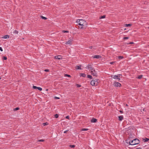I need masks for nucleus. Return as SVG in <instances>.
I'll return each mask as SVG.
<instances>
[{
	"mask_svg": "<svg viewBox=\"0 0 149 149\" xmlns=\"http://www.w3.org/2000/svg\"><path fill=\"white\" fill-rule=\"evenodd\" d=\"M77 22L78 23V24L81 26V29H82L83 26H85L86 25V21L82 19H78L77 21Z\"/></svg>",
	"mask_w": 149,
	"mask_h": 149,
	"instance_id": "1",
	"label": "nucleus"
},
{
	"mask_svg": "<svg viewBox=\"0 0 149 149\" xmlns=\"http://www.w3.org/2000/svg\"><path fill=\"white\" fill-rule=\"evenodd\" d=\"M139 142V140L138 139H135L130 141V144L131 145H134L137 144Z\"/></svg>",
	"mask_w": 149,
	"mask_h": 149,
	"instance_id": "2",
	"label": "nucleus"
},
{
	"mask_svg": "<svg viewBox=\"0 0 149 149\" xmlns=\"http://www.w3.org/2000/svg\"><path fill=\"white\" fill-rule=\"evenodd\" d=\"M98 80L93 79L91 82V84L92 86H97L98 83Z\"/></svg>",
	"mask_w": 149,
	"mask_h": 149,
	"instance_id": "3",
	"label": "nucleus"
},
{
	"mask_svg": "<svg viewBox=\"0 0 149 149\" xmlns=\"http://www.w3.org/2000/svg\"><path fill=\"white\" fill-rule=\"evenodd\" d=\"M122 75L121 74H118L117 75H113L111 76L112 78L114 79H118V81L120 80V76Z\"/></svg>",
	"mask_w": 149,
	"mask_h": 149,
	"instance_id": "4",
	"label": "nucleus"
},
{
	"mask_svg": "<svg viewBox=\"0 0 149 149\" xmlns=\"http://www.w3.org/2000/svg\"><path fill=\"white\" fill-rule=\"evenodd\" d=\"M113 85L116 87H120L121 86V84L117 82H115L113 84Z\"/></svg>",
	"mask_w": 149,
	"mask_h": 149,
	"instance_id": "5",
	"label": "nucleus"
},
{
	"mask_svg": "<svg viewBox=\"0 0 149 149\" xmlns=\"http://www.w3.org/2000/svg\"><path fill=\"white\" fill-rule=\"evenodd\" d=\"M73 40L72 39H70L69 40L66 42L65 43V44L67 45H71L72 44Z\"/></svg>",
	"mask_w": 149,
	"mask_h": 149,
	"instance_id": "6",
	"label": "nucleus"
},
{
	"mask_svg": "<svg viewBox=\"0 0 149 149\" xmlns=\"http://www.w3.org/2000/svg\"><path fill=\"white\" fill-rule=\"evenodd\" d=\"M91 73L95 77L97 76V72L95 70H94L93 71H91Z\"/></svg>",
	"mask_w": 149,
	"mask_h": 149,
	"instance_id": "7",
	"label": "nucleus"
},
{
	"mask_svg": "<svg viewBox=\"0 0 149 149\" xmlns=\"http://www.w3.org/2000/svg\"><path fill=\"white\" fill-rule=\"evenodd\" d=\"M88 69L89 70H93V68H92V66L91 65L89 64L88 65Z\"/></svg>",
	"mask_w": 149,
	"mask_h": 149,
	"instance_id": "8",
	"label": "nucleus"
},
{
	"mask_svg": "<svg viewBox=\"0 0 149 149\" xmlns=\"http://www.w3.org/2000/svg\"><path fill=\"white\" fill-rule=\"evenodd\" d=\"M93 58H101V56L100 55H96L93 56Z\"/></svg>",
	"mask_w": 149,
	"mask_h": 149,
	"instance_id": "9",
	"label": "nucleus"
},
{
	"mask_svg": "<svg viewBox=\"0 0 149 149\" xmlns=\"http://www.w3.org/2000/svg\"><path fill=\"white\" fill-rule=\"evenodd\" d=\"M55 58L56 59H60L61 58V56L60 55L55 56Z\"/></svg>",
	"mask_w": 149,
	"mask_h": 149,
	"instance_id": "10",
	"label": "nucleus"
},
{
	"mask_svg": "<svg viewBox=\"0 0 149 149\" xmlns=\"http://www.w3.org/2000/svg\"><path fill=\"white\" fill-rule=\"evenodd\" d=\"M97 121V119L95 118H93V119L91 120V122L92 123H95Z\"/></svg>",
	"mask_w": 149,
	"mask_h": 149,
	"instance_id": "11",
	"label": "nucleus"
},
{
	"mask_svg": "<svg viewBox=\"0 0 149 149\" xmlns=\"http://www.w3.org/2000/svg\"><path fill=\"white\" fill-rule=\"evenodd\" d=\"M123 119V117L122 116H118V119L119 120L121 121Z\"/></svg>",
	"mask_w": 149,
	"mask_h": 149,
	"instance_id": "12",
	"label": "nucleus"
},
{
	"mask_svg": "<svg viewBox=\"0 0 149 149\" xmlns=\"http://www.w3.org/2000/svg\"><path fill=\"white\" fill-rule=\"evenodd\" d=\"M76 69L77 70H81V66H77L76 67Z\"/></svg>",
	"mask_w": 149,
	"mask_h": 149,
	"instance_id": "13",
	"label": "nucleus"
},
{
	"mask_svg": "<svg viewBox=\"0 0 149 149\" xmlns=\"http://www.w3.org/2000/svg\"><path fill=\"white\" fill-rule=\"evenodd\" d=\"M9 38V36L8 35H5L3 37V38L5 39H6L8 38Z\"/></svg>",
	"mask_w": 149,
	"mask_h": 149,
	"instance_id": "14",
	"label": "nucleus"
},
{
	"mask_svg": "<svg viewBox=\"0 0 149 149\" xmlns=\"http://www.w3.org/2000/svg\"><path fill=\"white\" fill-rule=\"evenodd\" d=\"M81 76L85 77L86 76V75L85 74L82 73L81 74Z\"/></svg>",
	"mask_w": 149,
	"mask_h": 149,
	"instance_id": "15",
	"label": "nucleus"
},
{
	"mask_svg": "<svg viewBox=\"0 0 149 149\" xmlns=\"http://www.w3.org/2000/svg\"><path fill=\"white\" fill-rule=\"evenodd\" d=\"M149 140V139L147 138H145L143 139V140L144 142L147 141Z\"/></svg>",
	"mask_w": 149,
	"mask_h": 149,
	"instance_id": "16",
	"label": "nucleus"
},
{
	"mask_svg": "<svg viewBox=\"0 0 149 149\" xmlns=\"http://www.w3.org/2000/svg\"><path fill=\"white\" fill-rule=\"evenodd\" d=\"M87 77H88V78H89V79H92V77L91 75H87Z\"/></svg>",
	"mask_w": 149,
	"mask_h": 149,
	"instance_id": "17",
	"label": "nucleus"
},
{
	"mask_svg": "<svg viewBox=\"0 0 149 149\" xmlns=\"http://www.w3.org/2000/svg\"><path fill=\"white\" fill-rule=\"evenodd\" d=\"M131 24H126L125 25V27H128V26H131Z\"/></svg>",
	"mask_w": 149,
	"mask_h": 149,
	"instance_id": "18",
	"label": "nucleus"
},
{
	"mask_svg": "<svg viewBox=\"0 0 149 149\" xmlns=\"http://www.w3.org/2000/svg\"><path fill=\"white\" fill-rule=\"evenodd\" d=\"M41 18L42 19H45H45H47V18H46V17H44V16H41Z\"/></svg>",
	"mask_w": 149,
	"mask_h": 149,
	"instance_id": "19",
	"label": "nucleus"
},
{
	"mask_svg": "<svg viewBox=\"0 0 149 149\" xmlns=\"http://www.w3.org/2000/svg\"><path fill=\"white\" fill-rule=\"evenodd\" d=\"M142 75H139L138 77V78L139 79H141L142 78Z\"/></svg>",
	"mask_w": 149,
	"mask_h": 149,
	"instance_id": "20",
	"label": "nucleus"
},
{
	"mask_svg": "<svg viewBox=\"0 0 149 149\" xmlns=\"http://www.w3.org/2000/svg\"><path fill=\"white\" fill-rule=\"evenodd\" d=\"M65 77H70V76L69 74H65Z\"/></svg>",
	"mask_w": 149,
	"mask_h": 149,
	"instance_id": "21",
	"label": "nucleus"
},
{
	"mask_svg": "<svg viewBox=\"0 0 149 149\" xmlns=\"http://www.w3.org/2000/svg\"><path fill=\"white\" fill-rule=\"evenodd\" d=\"M81 131H87L88 130V129L86 128H83L81 129Z\"/></svg>",
	"mask_w": 149,
	"mask_h": 149,
	"instance_id": "22",
	"label": "nucleus"
},
{
	"mask_svg": "<svg viewBox=\"0 0 149 149\" xmlns=\"http://www.w3.org/2000/svg\"><path fill=\"white\" fill-rule=\"evenodd\" d=\"M118 58L119 59H122L123 58V56H120L118 57Z\"/></svg>",
	"mask_w": 149,
	"mask_h": 149,
	"instance_id": "23",
	"label": "nucleus"
},
{
	"mask_svg": "<svg viewBox=\"0 0 149 149\" xmlns=\"http://www.w3.org/2000/svg\"><path fill=\"white\" fill-rule=\"evenodd\" d=\"M38 89L39 90L41 91L42 90V89L40 87H38Z\"/></svg>",
	"mask_w": 149,
	"mask_h": 149,
	"instance_id": "24",
	"label": "nucleus"
},
{
	"mask_svg": "<svg viewBox=\"0 0 149 149\" xmlns=\"http://www.w3.org/2000/svg\"><path fill=\"white\" fill-rule=\"evenodd\" d=\"M44 141V140L43 139L39 140L38 141V142H43Z\"/></svg>",
	"mask_w": 149,
	"mask_h": 149,
	"instance_id": "25",
	"label": "nucleus"
},
{
	"mask_svg": "<svg viewBox=\"0 0 149 149\" xmlns=\"http://www.w3.org/2000/svg\"><path fill=\"white\" fill-rule=\"evenodd\" d=\"M38 87H37L36 86H33V89H38Z\"/></svg>",
	"mask_w": 149,
	"mask_h": 149,
	"instance_id": "26",
	"label": "nucleus"
},
{
	"mask_svg": "<svg viewBox=\"0 0 149 149\" xmlns=\"http://www.w3.org/2000/svg\"><path fill=\"white\" fill-rule=\"evenodd\" d=\"M55 117L56 118H57L58 117V114H56L55 115Z\"/></svg>",
	"mask_w": 149,
	"mask_h": 149,
	"instance_id": "27",
	"label": "nucleus"
},
{
	"mask_svg": "<svg viewBox=\"0 0 149 149\" xmlns=\"http://www.w3.org/2000/svg\"><path fill=\"white\" fill-rule=\"evenodd\" d=\"M13 33L16 34H17L18 33V32L16 30H15Z\"/></svg>",
	"mask_w": 149,
	"mask_h": 149,
	"instance_id": "28",
	"label": "nucleus"
},
{
	"mask_svg": "<svg viewBox=\"0 0 149 149\" xmlns=\"http://www.w3.org/2000/svg\"><path fill=\"white\" fill-rule=\"evenodd\" d=\"M105 16L103 15V16H101V17H100V18H101V19H103V18H105Z\"/></svg>",
	"mask_w": 149,
	"mask_h": 149,
	"instance_id": "29",
	"label": "nucleus"
},
{
	"mask_svg": "<svg viewBox=\"0 0 149 149\" xmlns=\"http://www.w3.org/2000/svg\"><path fill=\"white\" fill-rule=\"evenodd\" d=\"M68 31H63V32L64 33H68Z\"/></svg>",
	"mask_w": 149,
	"mask_h": 149,
	"instance_id": "30",
	"label": "nucleus"
},
{
	"mask_svg": "<svg viewBox=\"0 0 149 149\" xmlns=\"http://www.w3.org/2000/svg\"><path fill=\"white\" fill-rule=\"evenodd\" d=\"M70 147L71 148H73L75 146H74V145H70Z\"/></svg>",
	"mask_w": 149,
	"mask_h": 149,
	"instance_id": "31",
	"label": "nucleus"
},
{
	"mask_svg": "<svg viewBox=\"0 0 149 149\" xmlns=\"http://www.w3.org/2000/svg\"><path fill=\"white\" fill-rule=\"evenodd\" d=\"M128 37H124L123 38V39H128Z\"/></svg>",
	"mask_w": 149,
	"mask_h": 149,
	"instance_id": "32",
	"label": "nucleus"
},
{
	"mask_svg": "<svg viewBox=\"0 0 149 149\" xmlns=\"http://www.w3.org/2000/svg\"><path fill=\"white\" fill-rule=\"evenodd\" d=\"M54 99H59V98L57 97H54Z\"/></svg>",
	"mask_w": 149,
	"mask_h": 149,
	"instance_id": "33",
	"label": "nucleus"
},
{
	"mask_svg": "<svg viewBox=\"0 0 149 149\" xmlns=\"http://www.w3.org/2000/svg\"><path fill=\"white\" fill-rule=\"evenodd\" d=\"M3 59L4 60H6L7 59V58L5 56H3Z\"/></svg>",
	"mask_w": 149,
	"mask_h": 149,
	"instance_id": "34",
	"label": "nucleus"
},
{
	"mask_svg": "<svg viewBox=\"0 0 149 149\" xmlns=\"http://www.w3.org/2000/svg\"><path fill=\"white\" fill-rule=\"evenodd\" d=\"M19 109V108L18 107H17V108H15V110H18Z\"/></svg>",
	"mask_w": 149,
	"mask_h": 149,
	"instance_id": "35",
	"label": "nucleus"
},
{
	"mask_svg": "<svg viewBox=\"0 0 149 149\" xmlns=\"http://www.w3.org/2000/svg\"><path fill=\"white\" fill-rule=\"evenodd\" d=\"M77 86L78 87H79L81 86V85H79V84H77Z\"/></svg>",
	"mask_w": 149,
	"mask_h": 149,
	"instance_id": "36",
	"label": "nucleus"
},
{
	"mask_svg": "<svg viewBox=\"0 0 149 149\" xmlns=\"http://www.w3.org/2000/svg\"><path fill=\"white\" fill-rule=\"evenodd\" d=\"M114 63V62H110V64H113Z\"/></svg>",
	"mask_w": 149,
	"mask_h": 149,
	"instance_id": "37",
	"label": "nucleus"
},
{
	"mask_svg": "<svg viewBox=\"0 0 149 149\" xmlns=\"http://www.w3.org/2000/svg\"><path fill=\"white\" fill-rule=\"evenodd\" d=\"M68 130H66V131H65L64 132V133H67V132H68Z\"/></svg>",
	"mask_w": 149,
	"mask_h": 149,
	"instance_id": "38",
	"label": "nucleus"
},
{
	"mask_svg": "<svg viewBox=\"0 0 149 149\" xmlns=\"http://www.w3.org/2000/svg\"><path fill=\"white\" fill-rule=\"evenodd\" d=\"M0 50L1 51H3V49H2V47H0Z\"/></svg>",
	"mask_w": 149,
	"mask_h": 149,
	"instance_id": "39",
	"label": "nucleus"
},
{
	"mask_svg": "<svg viewBox=\"0 0 149 149\" xmlns=\"http://www.w3.org/2000/svg\"><path fill=\"white\" fill-rule=\"evenodd\" d=\"M69 116H66V117H65V118L67 119H69Z\"/></svg>",
	"mask_w": 149,
	"mask_h": 149,
	"instance_id": "40",
	"label": "nucleus"
},
{
	"mask_svg": "<svg viewBox=\"0 0 149 149\" xmlns=\"http://www.w3.org/2000/svg\"><path fill=\"white\" fill-rule=\"evenodd\" d=\"M45 72H48L49 70L48 69H46V70H45Z\"/></svg>",
	"mask_w": 149,
	"mask_h": 149,
	"instance_id": "41",
	"label": "nucleus"
},
{
	"mask_svg": "<svg viewBox=\"0 0 149 149\" xmlns=\"http://www.w3.org/2000/svg\"><path fill=\"white\" fill-rule=\"evenodd\" d=\"M47 125V123H43V125Z\"/></svg>",
	"mask_w": 149,
	"mask_h": 149,
	"instance_id": "42",
	"label": "nucleus"
},
{
	"mask_svg": "<svg viewBox=\"0 0 149 149\" xmlns=\"http://www.w3.org/2000/svg\"><path fill=\"white\" fill-rule=\"evenodd\" d=\"M136 149H141L140 148H136Z\"/></svg>",
	"mask_w": 149,
	"mask_h": 149,
	"instance_id": "43",
	"label": "nucleus"
},
{
	"mask_svg": "<svg viewBox=\"0 0 149 149\" xmlns=\"http://www.w3.org/2000/svg\"><path fill=\"white\" fill-rule=\"evenodd\" d=\"M120 113H122V111H120Z\"/></svg>",
	"mask_w": 149,
	"mask_h": 149,
	"instance_id": "44",
	"label": "nucleus"
},
{
	"mask_svg": "<svg viewBox=\"0 0 149 149\" xmlns=\"http://www.w3.org/2000/svg\"><path fill=\"white\" fill-rule=\"evenodd\" d=\"M90 48H92V46H91V47Z\"/></svg>",
	"mask_w": 149,
	"mask_h": 149,
	"instance_id": "45",
	"label": "nucleus"
},
{
	"mask_svg": "<svg viewBox=\"0 0 149 149\" xmlns=\"http://www.w3.org/2000/svg\"><path fill=\"white\" fill-rule=\"evenodd\" d=\"M1 79V77H0V79Z\"/></svg>",
	"mask_w": 149,
	"mask_h": 149,
	"instance_id": "46",
	"label": "nucleus"
},
{
	"mask_svg": "<svg viewBox=\"0 0 149 149\" xmlns=\"http://www.w3.org/2000/svg\"><path fill=\"white\" fill-rule=\"evenodd\" d=\"M148 28H149V27H148Z\"/></svg>",
	"mask_w": 149,
	"mask_h": 149,
	"instance_id": "47",
	"label": "nucleus"
}]
</instances>
